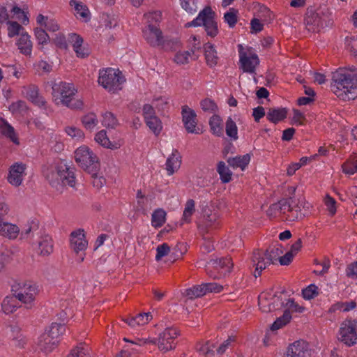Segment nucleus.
<instances>
[{
  "label": "nucleus",
  "instance_id": "obj_40",
  "mask_svg": "<svg viewBox=\"0 0 357 357\" xmlns=\"http://www.w3.org/2000/svg\"><path fill=\"white\" fill-rule=\"evenodd\" d=\"M146 126L155 135H160L162 130V123L156 116L146 117L144 120Z\"/></svg>",
  "mask_w": 357,
  "mask_h": 357
},
{
  "label": "nucleus",
  "instance_id": "obj_36",
  "mask_svg": "<svg viewBox=\"0 0 357 357\" xmlns=\"http://www.w3.org/2000/svg\"><path fill=\"white\" fill-rule=\"evenodd\" d=\"M17 299L15 296H6L1 303L2 311L7 314L14 312L18 307Z\"/></svg>",
  "mask_w": 357,
  "mask_h": 357
},
{
  "label": "nucleus",
  "instance_id": "obj_16",
  "mask_svg": "<svg viewBox=\"0 0 357 357\" xmlns=\"http://www.w3.org/2000/svg\"><path fill=\"white\" fill-rule=\"evenodd\" d=\"M94 142L99 146L110 150H117L123 144V140L120 138L113 141L110 140L105 130H101L95 134Z\"/></svg>",
  "mask_w": 357,
  "mask_h": 357
},
{
  "label": "nucleus",
  "instance_id": "obj_59",
  "mask_svg": "<svg viewBox=\"0 0 357 357\" xmlns=\"http://www.w3.org/2000/svg\"><path fill=\"white\" fill-rule=\"evenodd\" d=\"M324 203L328 214L331 216L334 215L336 213L337 207V204L335 199L329 195H326L324 198Z\"/></svg>",
  "mask_w": 357,
  "mask_h": 357
},
{
  "label": "nucleus",
  "instance_id": "obj_46",
  "mask_svg": "<svg viewBox=\"0 0 357 357\" xmlns=\"http://www.w3.org/2000/svg\"><path fill=\"white\" fill-rule=\"evenodd\" d=\"M183 294L189 299H193L205 295L206 290L204 289V284L185 289Z\"/></svg>",
  "mask_w": 357,
  "mask_h": 357
},
{
  "label": "nucleus",
  "instance_id": "obj_12",
  "mask_svg": "<svg viewBox=\"0 0 357 357\" xmlns=\"http://www.w3.org/2000/svg\"><path fill=\"white\" fill-rule=\"evenodd\" d=\"M337 340L348 347L357 343V320L346 319L340 325L337 334Z\"/></svg>",
  "mask_w": 357,
  "mask_h": 357
},
{
  "label": "nucleus",
  "instance_id": "obj_22",
  "mask_svg": "<svg viewBox=\"0 0 357 357\" xmlns=\"http://www.w3.org/2000/svg\"><path fill=\"white\" fill-rule=\"evenodd\" d=\"M16 45L20 52L26 56H31L33 50V42L31 36L26 31H22L16 40Z\"/></svg>",
  "mask_w": 357,
  "mask_h": 357
},
{
  "label": "nucleus",
  "instance_id": "obj_64",
  "mask_svg": "<svg viewBox=\"0 0 357 357\" xmlns=\"http://www.w3.org/2000/svg\"><path fill=\"white\" fill-rule=\"evenodd\" d=\"M189 46L190 47V52L192 54H195L197 51H199L202 47V43L200 38L196 36H192L189 38Z\"/></svg>",
  "mask_w": 357,
  "mask_h": 357
},
{
  "label": "nucleus",
  "instance_id": "obj_20",
  "mask_svg": "<svg viewBox=\"0 0 357 357\" xmlns=\"http://www.w3.org/2000/svg\"><path fill=\"white\" fill-rule=\"evenodd\" d=\"M70 247L76 252L85 250L88 245L84 229H78L73 231L70 234Z\"/></svg>",
  "mask_w": 357,
  "mask_h": 357
},
{
  "label": "nucleus",
  "instance_id": "obj_23",
  "mask_svg": "<svg viewBox=\"0 0 357 357\" xmlns=\"http://www.w3.org/2000/svg\"><path fill=\"white\" fill-rule=\"evenodd\" d=\"M312 205L304 201H300L295 208H291L288 219L291 221L301 220L310 214Z\"/></svg>",
  "mask_w": 357,
  "mask_h": 357
},
{
  "label": "nucleus",
  "instance_id": "obj_4",
  "mask_svg": "<svg viewBox=\"0 0 357 357\" xmlns=\"http://www.w3.org/2000/svg\"><path fill=\"white\" fill-rule=\"evenodd\" d=\"M179 332L175 327H167L158 335V340L155 338H135L130 341L132 345L142 347L147 344H157L160 351L167 352L174 349L176 347V340Z\"/></svg>",
  "mask_w": 357,
  "mask_h": 357
},
{
  "label": "nucleus",
  "instance_id": "obj_9",
  "mask_svg": "<svg viewBox=\"0 0 357 357\" xmlns=\"http://www.w3.org/2000/svg\"><path fill=\"white\" fill-rule=\"evenodd\" d=\"M239 67L244 72L255 74L259 65V59L256 51L250 47L238 45Z\"/></svg>",
  "mask_w": 357,
  "mask_h": 357
},
{
  "label": "nucleus",
  "instance_id": "obj_29",
  "mask_svg": "<svg viewBox=\"0 0 357 357\" xmlns=\"http://www.w3.org/2000/svg\"><path fill=\"white\" fill-rule=\"evenodd\" d=\"M64 132L73 141L82 142L85 139L84 132L77 126L68 125L64 128Z\"/></svg>",
  "mask_w": 357,
  "mask_h": 357
},
{
  "label": "nucleus",
  "instance_id": "obj_1",
  "mask_svg": "<svg viewBox=\"0 0 357 357\" xmlns=\"http://www.w3.org/2000/svg\"><path fill=\"white\" fill-rule=\"evenodd\" d=\"M331 90L342 100L355 99L357 98V80L347 70H337L333 74Z\"/></svg>",
  "mask_w": 357,
  "mask_h": 357
},
{
  "label": "nucleus",
  "instance_id": "obj_13",
  "mask_svg": "<svg viewBox=\"0 0 357 357\" xmlns=\"http://www.w3.org/2000/svg\"><path fill=\"white\" fill-rule=\"evenodd\" d=\"M283 294L273 290L264 291L259 296V307L263 312H271L282 307Z\"/></svg>",
  "mask_w": 357,
  "mask_h": 357
},
{
  "label": "nucleus",
  "instance_id": "obj_30",
  "mask_svg": "<svg viewBox=\"0 0 357 357\" xmlns=\"http://www.w3.org/2000/svg\"><path fill=\"white\" fill-rule=\"evenodd\" d=\"M151 319L152 315L150 313H143L135 317L125 319L124 321L131 328H136L148 324Z\"/></svg>",
  "mask_w": 357,
  "mask_h": 357
},
{
  "label": "nucleus",
  "instance_id": "obj_60",
  "mask_svg": "<svg viewBox=\"0 0 357 357\" xmlns=\"http://www.w3.org/2000/svg\"><path fill=\"white\" fill-rule=\"evenodd\" d=\"M102 24L107 28L112 29L117 26L118 18L113 14H103L101 17Z\"/></svg>",
  "mask_w": 357,
  "mask_h": 357
},
{
  "label": "nucleus",
  "instance_id": "obj_26",
  "mask_svg": "<svg viewBox=\"0 0 357 357\" xmlns=\"http://www.w3.org/2000/svg\"><path fill=\"white\" fill-rule=\"evenodd\" d=\"M20 234L17 225L4 222L0 225V235L9 239H15Z\"/></svg>",
  "mask_w": 357,
  "mask_h": 357
},
{
  "label": "nucleus",
  "instance_id": "obj_33",
  "mask_svg": "<svg viewBox=\"0 0 357 357\" xmlns=\"http://www.w3.org/2000/svg\"><path fill=\"white\" fill-rule=\"evenodd\" d=\"M81 122L86 130L92 131L98 124V119L94 112H88L81 118Z\"/></svg>",
  "mask_w": 357,
  "mask_h": 357
},
{
  "label": "nucleus",
  "instance_id": "obj_47",
  "mask_svg": "<svg viewBox=\"0 0 357 357\" xmlns=\"http://www.w3.org/2000/svg\"><path fill=\"white\" fill-rule=\"evenodd\" d=\"M101 117L102 125L105 128H114L118 124L117 119L114 115L109 112L102 113Z\"/></svg>",
  "mask_w": 357,
  "mask_h": 357
},
{
  "label": "nucleus",
  "instance_id": "obj_31",
  "mask_svg": "<svg viewBox=\"0 0 357 357\" xmlns=\"http://www.w3.org/2000/svg\"><path fill=\"white\" fill-rule=\"evenodd\" d=\"M204 56L208 66L213 67L216 66L218 60L217 52L211 43H206L204 46Z\"/></svg>",
  "mask_w": 357,
  "mask_h": 357
},
{
  "label": "nucleus",
  "instance_id": "obj_48",
  "mask_svg": "<svg viewBox=\"0 0 357 357\" xmlns=\"http://www.w3.org/2000/svg\"><path fill=\"white\" fill-rule=\"evenodd\" d=\"M217 170L223 183H226L231 181L232 175L231 172L224 162H220L218 163Z\"/></svg>",
  "mask_w": 357,
  "mask_h": 357
},
{
  "label": "nucleus",
  "instance_id": "obj_19",
  "mask_svg": "<svg viewBox=\"0 0 357 357\" xmlns=\"http://www.w3.org/2000/svg\"><path fill=\"white\" fill-rule=\"evenodd\" d=\"M308 344L303 340L295 341L287 349L283 357H309Z\"/></svg>",
  "mask_w": 357,
  "mask_h": 357
},
{
  "label": "nucleus",
  "instance_id": "obj_37",
  "mask_svg": "<svg viewBox=\"0 0 357 357\" xmlns=\"http://www.w3.org/2000/svg\"><path fill=\"white\" fill-rule=\"evenodd\" d=\"M342 169L344 174L349 176L357 172V153L351 155L346 160L342 165Z\"/></svg>",
  "mask_w": 357,
  "mask_h": 357
},
{
  "label": "nucleus",
  "instance_id": "obj_27",
  "mask_svg": "<svg viewBox=\"0 0 357 357\" xmlns=\"http://www.w3.org/2000/svg\"><path fill=\"white\" fill-rule=\"evenodd\" d=\"M210 264L218 271H221L222 275L229 273L233 267V263L229 257L211 260Z\"/></svg>",
  "mask_w": 357,
  "mask_h": 357
},
{
  "label": "nucleus",
  "instance_id": "obj_63",
  "mask_svg": "<svg viewBox=\"0 0 357 357\" xmlns=\"http://www.w3.org/2000/svg\"><path fill=\"white\" fill-rule=\"evenodd\" d=\"M201 108L206 112H215L217 109L216 104L211 99L206 98L200 102Z\"/></svg>",
  "mask_w": 357,
  "mask_h": 357
},
{
  "label": "nucleus",
  "instance_id": "obj_6",
  "mask_svg": "<svg viewBox=\"0 0 357 357\" xmlns=\"http://www.w3.org/2000/svg\"><path fill=\"white\" fill-rule=\"evenodd\" d=\"M126 79L122 73L116 68H106L98 72V83L111 93H116L123 89Z\"/></svg>",
  "mask_w": 357,
  "mask_h": 357
},
{
  "label": "nucleus",
  "instance_id": "obj_18",
  "mask_svg": "<svg viewBox=\"0 0 357 357\" xmlns=\"http://www.w3.org/2000/svg\"><path fill=\"white\" fill-rule=\"evenodd\" d=\"M252 261L253 266L255 267L254 275L256 278L259 276L262 271L268 266L273 263L268 252L257 251L254 252Z\"/></svg>",
  "mask_w": 357,
  "mask_h": 357
},
{
  "label": "nucleus",
  "instance_id": "obj_49",
  "mask_svg": "<svg viewBox=\"0 0 357 357\" xmlns=\"http://www.w3.org/2000/svg\"><path fill=\"white\" fill-rule=\"evenodd\" d=\"M214 348V344L210 342L197 346V351L204 357H213L215 356Z\"/></svg>",
  "mask_w": 357,
  "mask_h": 357
},
{
  "label": "nucleus",
  "instance_id": "obj_38",
  "mask_svg": "<svg viewBox=\"0 0 357 357\" xmlns=\"http://www.w3.org/2000/svg\"><path fill=\"white\" fill-rule=\"evenodd\" d=\"M356 307V303L354 301H350L348 302H337L332 305L329 308L330 312H347Z\"/></svg>",
  "mask_w": 357,
  "mask_h": 357
},
{
  "label": "nucleus",
  "instance_id": "obj_51",
  "mask_svg": "<svg viewBox=\"0 0 357 357\" xmlns=\"http://www.w3.org/2000/svg\"><path fill=\"white\" fill-rule=\"evenodd\" d=\"M291 319V315L289 312L284 311L282 317L278 318L272 324L271 330L276 331L288 324Z\"/></svg>",
  "mask_w": 357,
  "mask_h": 357
},
{
  "label": "nucleus",
  "instance_id": "obj_57",
  "mask_svg": "<svg viewBox=\"0 0 357 357\" xmlns=\"http://www.w3.org/2000/svg\"><path fill=\"white\" fill-rule=\"evenodd\" d=\"M282 306H284L286 307V310L287 312H294L301 313L304 311V307L300 306L298 303H296L293 299L287 298L284 301L282 300Z\"/></svg>",
  "mask_w": 357,
  "mask_h": 357
},
{
  "label": "nucleus",
  "instance_id": "obj_24",
  "mask_svg": "<svg viewBox=\"0 0 357 357\" xmlns=\"http://www.w3.org/2000/svg\"><path fill=\"white\" fill-rule=\"evenodd\" d=\"M70 5L74 9L75 15L78 20L84 22L90 20L91 13L85 4L79 1L71 0Z\"/></svg>",
  "mask_w": 357,
  "mask_h": 357
},
{
  "label": "nucleus",
  "instance_id": "obj_45",
  "mask_svg": "<svg viewBox=\"0 0 357 357\" xmlns=\"http://www.w3.org/2000/svg\"><path fill=\"white\" fill-rule=\"evenodd\" d=\"M38 250L40 255H48L53 251V244L52 238L48 236H44L39 242Z\"/></svg>",
  "mask_w": 357,
  "mask_h": 357
},
{
  "label": "nucleus",
  "instance_id": "obj_34",
  "mask_svg": "<svg viewBox=\"0 0 357 357\" xmlns=\"http://www.w3.org/2000/svg\"><path fill=\"white\" fill-rule=\"evenodd\" d=\"M250 161V155L245 154L229 158L227 162L233 168H240L244 170Z\"/></svg>",
  "mask_w": 357,
  "mask_h": 357
},
{
  "label": "nucleus",
  "instance_id": "obj_58",
  "mask_svg": "<svg viewBox=\"0 0 357 357\" xmlns=\"http://www.w3.org/2000/svg\"><path fill=\"white\" fill-rule=\"evenodd\" d=\"M144 18L147 24L158 23L162 20V13L160 10L149 11L144 15Z\"/></svg>",
  "mask_w": 357,
  "mask_h": 357
},
{
  "label": "nucleus",
  "instance_id": "obj_15",
  "mask_svg": "<svg viewBox=\"0 0 357 357\" xmlns=\"http://www.w3.org/2000/svg\"><path fill=\"white\" fill-rule=\"evenodd\" d=\"M26 165L22 162H16L11 165L8 169V182L15 186H20L26 175Z\"/></svg>",
  "mask_w": 357,
  "mask_h": 357
},
{
  "label": "nucleus",
  "instance_id": "obj_7",
  "mask_svg": "<svg viewBox=\"0 0 357 357\" xmlns=\"http://www.w3.org/2000/svg\"><path fill=\"white\" fill-rule=\"evenodd\" d=\"M13 295L21 303L31 307L33 305L34 301L39 289L37 284L30 281L16 282L12 286Z\"/></svg>",
  "mask_w": 357,
  "mask_h": 357
},
{
  "label": "nucleus",
  "instance_id": "obj_8",
  "mask_svg": "<svg viewBox=\"0 0 357 357\" xmlns=\"http://www.w3.org/2000/svg\"><path fill=\"white\" fill-rule=\"evenodd\" d=\"M185 26L187 27L204 26L208 36L211 37H215L218 33V24L215 20V13L210 7L204 8L199 13L195 19L188 22Z\"/></svg>",
  "mask_w": 357,
  "mask_h": 357
},
{
  "label": "nucleus",
  "instance_id": "obj_42",
  "mask_svg": "<svg viewBox=\"0 0 357 357\" xmlns=\"http://www.w3.org/2000/svg\"><path fill=\"white\" fill-rule=\"evenodd\" d=\"M209 125L212 133L217 136H221L223 133L222 121L218 115H213L209 121Z\"/></svg>",
  "mask_w": 357,
  "mask_h": 357
},
{
  "label": "nucleus",
  "instance_id": "obj_50",
  "mask_svg": "<svg viewBox=\"0 0 357 357\" xmlns=\"http://www.w3.org/2000/svg\"><path fill=\"white\" fill-rule=\"evenodd\" d=\"M191 54L190 51H178L175 54L173 60L177 65L187 64L192 59Z\"/></svg>",
  "mask_w": 357,
  "mask_h": 357
},
{
  "label": "nucleus",
  "instance_id": "obj_55",
  "mask_svg": "<svg viewBox=\"0 0 357 357\" xmlns=\"http://www.w3.org/2000/svg\"><path fill=\"white\" fill-rule=\"evenodd\" d=\"M238 11L233 8L224 14V20L229 27H234L238 21Z\"/></svg>",
  "mask_w": 357,
  "mask_h": 357
},
{
  "label": "nucleus",
  "instance_id": "obj_41",
  "mask_svg": "<svg viewBox=\"0 0 357 357\" xmlns=\"http://www.w3.org/2000/svg\"><path fill=\"white\" fill-rule=\"evenodd\" d=\"M166 212L162 208L155 210L151 216V225L155 228L160 227L166 221Z\"/></svg>",
  "mask_w": 357,
  "mask_h": 357
},
{
  "label": "nucleus",
  "instance_id": "obj_53",
  "mask_svg": "<svg viewBox=\"0 0 357 357\" xmlns=\"http://www.w3.org/2000/svg\"><path fill=\"white\" fill-rule=\"evenodd\" d=\"M8 26V36L13 38L16 36H20L22 31H25L24 28L17 22L13 21L7 22Z\"/></svg>",
  "mask_w": 357,
  "mask_h": 357
},
{
  "label": "nucleus",
  "instance_id": "obj_61",
  "mask_svg": "<svg viewBox=\"0 0 357 357\" xmlns=\"http://www.w3.org/2000/svg\"><path fill=\"white\" fill-rule=\"evenodd\" d=\"M319 294V288L314 284L308 285L303 289L302 295L304 299L311 300Z\"/></svg>",
  "mask_w": 357,
  "mask_h": 357
},
{
  "label": "nucleus",
  "instance_id": "obj_17",
  "mask_svg": "<svg viewBox=\"0 0 357 357\" xmlns=\"http://www.w3.org/2000/svg\"><path fill=\"white\" fill-rule=\"evenodd\" d=\"M183 123L186 130L190 133L199 134L202 132L199 128H197V114L195 112L188 106L182 108Z\"/></svg>",
  "mask_w": 357,
  "mask_h": 357
},
{
  "label": "nucleus",
  "instance_id": "obj_56",
  "mask_svg": "<svg viewBox=\"0 0 357 357\" xmlns=\"http://www.w3.org/2000/svg\"><path fill=\"white\" fill-rule=\"evenodd\" d=\"M198 0H180L181 8L189 14H194L198 9Z\"/></svg>",
  "mask_w": 357,
  "mask_h": 357
},
{
  "label": "nucleus",
  "instance_id": "obj_14",
  "mask_svg": "<svg viewBox=\"0 0 357 357\" xmlns=\"http://www.w3.org/2000/svg\"><path fill=\"white\" fill-rule=\"evenodd\" d=\"M144 39L153 47H161L166 48L168 39L162 31L153 24H146L142 29Z\"/></svg>",
  "mask_w": 357,
  "mask_h": 357
},
{
  "label": "nucleus",
  "instance_id": "obj_43",
  "mask_svg": "<svg viewBox=\"0 0 357 357\" xmlns=\"http://www.w3.org/2000/svg\"><path fill=\"white\" fill-rule=\"evenodd\" d=\"M11 13L13 17L20 21L22 24L27 25L29 23V11L18 6H13Z\"/></svg>",
  "mask_w": 357,
  "mask_h": 357
},
{
  "label": "nucleus",
  "instance_id": "obj_39",
  "mask_svg": "<svg viewBox=\"0 0 357 357\" xmlns=\"http://www.w3.org/2000/svg\"><path fill=\"white\" fill-rule=\"evenodd\" d=\"M287 114L284 108H273L268 110L266 117L270 121L276 123L285 119Z\"/></svg>",
  "mask_w": 357,
  "mask_h": 357
},
{
  "label": "nucleus",
  "instance_id": "obj_3",
  "mask_svg": "<svg viewBox=\"0 0 357 357\" xmlns=\"http://www.w3.org/2000/svg\"><path fill=\"white\" fill-rule=\"evenodd\" d=\"M43 174L50 183L58 190L62 186L74 187L75 185L74 172L64 161H58L46 168Z\"/></svg>",
  "mask_w": 357,
  "mask_h": 357
},
{
  "label": "nucleus",
  "instance_id": "obj_10",
  "mask_svg": "<svg viewBox=\"0 0 357 357\" xmlns=\"http://www.w3.org/2000/svg\"><path fill=\"white\" fill-rule=\"evenodd\" d=\"M75 162L83 169L90 171L91 168L99 164V158L88 146L82 144L74 151Z\"/></svg>",
  "mask_w": 357,
  "mask_h": 357
},
{
  "label": "nucleus",
  "instance_id": "obj_21",
  "mask_svg": "<svg viewBox=\"0 0 357 357\" xmlns=\"http://www.w3.org/2000/svg\"><path fill=\"white\" fill-rule=\"evenodd\" d=\"M182 163V157L177 150H173L171 154L167 158L165 166L167 174L172 176L177 172Z\"/></svg>",
  "mask_w": 357,
  "mask_h": 357
},
{
  "label": "nucleus",
  "instance_id": "obj_5",
  "mask_svg": "<svg viewBox=\"0 0 357 357\" xmlns=\"http://www.w3.org/2000/svg\"><path fill=\"white\" fill-rule=\"evenodd\" d=\"M65 332L64 324L52 323L38 336L36 342L38 349L45 353L52 351L59 344L61 337Z\"/></svg>",
  "mask_w": 357,
  "mask_h": 357
},
{
  "label": "nucleus",
  "instance_id": "obj_44",
  "mask_svg": "<svg viewBox=\"0 0 357 357\" xmlns=\"http://www.w3.org/2000/svg\"><path fill=\"white\" fill-rule=\"evenodd\" d=\"M35 38L38 45L44 46L50 42V38L47 31L41 27H36L33 29Z\"/></svg>",
  "mask_w": 357,
  "mask_h": 357
},
{
  "label": "nucleus",
  "instance_id": "obj_52",
  "mask_svg": "<svg viewBox=\"0 0 357 357\" xmlns=\"http://www.w3.org/2000/svg\"><path fill=\"white\" fill-rule=\"evenodd\" d=\"M307 25H311L314 27H319L323 26L322 19L317 12L308 13L305 18Z\"/></svg>",
  "mask_w": 357,
  "mask_h": 357
},
{
  "label": "nucleus",
  "instance_id": "obj_35",
  "mask_svg": "<svg viewBox=\"0 0 357 357\" xmlns=\"http://www.w3.org/2000/svg\"><path fill=\"white\" fill-rule=\"evenodd\" d=\"M195 212V202L193 199H188L184 206L181 224L190 223L192 221V216Z\"/></svg>",
  "mask_w": 357,
  "mask_h": 357
},
{
  "label": "nucleus",
  "instance_id": "obj_11",
  "mask_svg": "<svg viewBox=\"0 0 357 357\" xmlns=\"http://www.w3.org/2000/svg\"><path fill=\"white\" fill-rule=\"evenodd\" d=\"M201 220L197 222L200 229H205L215 225L219 218L218 206L213 201H203L199 205Z\"/></svg>",
  "mask_w": 357,
  "mask_h": 357
},
{
  "label": "nucleus",
  "instance_id": "obj_54",
  "mask_svg": "<svg viewBox=\"0 0 357 357\" xmlns=\"http://www.w3.org/2000/svg\"><path fill=\"white\" fill-rule=\"evenodd\" d=\"M169 96L167 95H160L154 97L152 104L158 111L165 109L169 103Z\"/></svg>",
  "mask_w": 357,
  "mask_h": 357
},
{
  "label": "nucleus",
  "instance_id": "obj_32",
  "mask_svg": "<svg viewBox=\"0 0 357 357\" xmlns=\"http://www.w3.org/2000/svg\"><path fill=\"white\" fill-rule=\"evenodd\" d=\"M0 132L9 138L14 144H19L20 142L14 128L2 119H0Z\"/></svg>",
  "mask_w": 357,
  "mask_h": 357
},
{
  "label": "nucleus",
  "instance_id": "obj_25",
  "mask_svg": "<svg viewBox=\"0 0 357 357\" xmlns=\"http://www.w3.org/2000/svg\"><path fill=\"white\" fill-rule=\"evenodd\" d=\"M68 41L72 45L77 56L84 58L89 54L88 50L83 46V39L76 33L68 36Z\"/></svg>",
  "mask_w": 357,
  "mask_h": 357
},
{
  "label": "nucleus",
  "instance_id": "obj_62",
  "mask_svg": "<svg viewBox=\"0 0 357 357\" xmlns=\"http://www.w3.org/2000/svg\"><path fill=\"white\" fill-rule=\"evenodd\" d=\"M226 133L227 135L234 139L238 138L237 126L234 121L229 119L226 123Z\"/></svg>",
  "mask_w": 357,
  "mask_h": 357
},
{
  "label": "nucleus",
  "instance_id": "obj_2",
  "mask_svg": "<svg viewBox=\"0 0 357 357\" xmlns=\"http://www.w3.org/2000/svg\"><path fill=\"white\" fill-rule=\"evenodd\" d=\"M52 101L56 105H63L73 109L83 107L81 98L76 96L77 89L72 83L60 82L52 85Z\"/></svg>",
  "mask_w": 357,
  "mask_h": 357
},
{
  "label": "nucleus",
  "instance_id": "obj_28",
  "mask_svg": "<svg viewBox=\"0 0 357 357\" xmlns=\"http://www.w3.org/2000/svg\"><path fill=\"white\" fill-rule=\"evenodd\" d=\"M22 93L34 104L38 106H43L45 105V99L39 95L38 89L36 86H32L29 88H24Z\"/></svg>",
  "mask_w": 357,
  "mask_h": 357
}]
</instances>
